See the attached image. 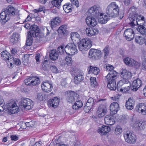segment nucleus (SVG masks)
<instances>
[{
    "label": "nucleus",
    "instance_id": "1",
    "mask_svg": "<svg viewBox=\"0 0 146 146\" xmlns=\"http://www.w3.org/2000/svg\"><path fill=\"white\" fill-rule=\"evenodd\" d=\"M119 11L118 5L115 2H112L108 6L106 12L109 17H115L118 16Z\"/></svg>",
    "mask_w": 146,
    "mask_h": 146
},
{
    "label": "nucleus",
    "instance_id": "2",
    "mask_svg": "<svg viewBox=\"0 0 146 146\" xmlns=\"http://www.w3.org/2000/svg\"><path fill=\"white\" fill-rule=\"evenodd\" d=\"M144 19V17L141 16V15H138L135 13H130L128 17V19L130 21L129 24L132 27H133L136 25H139L138 22L139 21L140 19L141 21H143Z\"/></svg>",
    "mask_w": 146,
    "mask_h": 146
},
{
    "label": "nucleus",
    "instance_id": "3",
    "mask_svg": "<svg viewBox=\"0 0 146 146\" xmlns=\"http://www.w3.org/2000/svg\"><path fill=\"white\" fill-rule=\"evenodd\" d=\"M92 45L91 40L88 38L82 39L78 44V48L80 51L82 52L90 49Z\"/></svg>",
    "mask_w": 146,
    "mask_h": 146
},
{
    "label": "nucleus",
    "instance_id": "4",
    "mask_svg": "<svg viewBox=\"0 0 146 146\" xmlns=\"http://www.w3.org/2000/svg\"><path fill=\"white\" fill-rule=\"evenodd\" d=\"M113 72H111L108 75L106 76L108 82L107 87L111 90H115L116 89V79L117 78V75H113L110 77V74H112Z\"/></svg>",
    "mask_w": 146,
    "mask_h": 146
},
{
    "label": "nucleus",
    "instance_id": "5",
    "mask_svg": "<svg viewBox=\"0 0 146 146\" xmlns=\"http://www.w3.org/2000/svg\"><path fill=\"white\" fill-rule=\"evenodd\" d=\"M64 51L69 55H72L77 53L78 50L75 44L74 43H68L64 47Z\"/></svg>",
    "mask_w": 146,
    "mask_h": 146
},
{
    "label": "nucleus",
    "instance_id": "6",
    "mask_svg": "<svg viewBox=\"0 0 146 146\" xmlns=\"http://www.w3.org/2000/svg\"><path fill=\"white\" fill-rule=\"evenodd\" d=\"M123 135L125 141L127 143L133 144L135 143L136 137L134 134L130 131H124Z\"/></svg>",
    "mask_w": 146,
    "mask_h": 146
},
{
    "label": "nucleus",
    "instance_id": "7",
    "mask_svg": "<svg viewBox=\"0 0 146 146\" xmlns=\"http://www.w3.org/2000/svg\"><path fill=\"white\" fill-rule=\"evenodd\" d=\"M65 95L66 100L68 102L71 103H73L79 96L76 92L72 91H67Z\"/></svg>",
    "mask_w": 146,
    "mask_h": 146
},
{
    "label": "nucleus",
    "instance_id": "8",
    "mask_svg": "<svg viewBox=\"0 0 146 146\" xmlns=\"http://www.w3.org/2000/svg\"><path fill=\"white\" fill-rule=\"evenodd\" d=\"M20 106L25 110H29L33 107V102L29 99L25 98L21 101L20 103Z\"/></svg>",
    "mask_w": 146,
    "mask_h": 146
},
{
    "label": "nucleus",
    "instance_id": "9",
    "mask_svg": "<svg viewBox=\"0 0 146 146\" xmlns=\"http://www.w3.org/2000/svg\"><path fill=\"white\" fill-rule=\"evenodd\" d=\"M101 12V8L98 6L94 5L90 8L88 10V13L94 17H98Z\"/></svg>",
    "mask_w": 146,
    "mask_h": 146
},
{
    "label": "nucleus",
    "instance_id": "10",
    "mask_svg": "<svg viewBox=\"0 0 146 146\" xmlns=\"http://www.w3.org/2000/svg\"><path fill=\"white\" fill-rule=\"evenodd\" d=\"M121 76L123 78V80H120L117 84V86L120 84L122 83L124 80L126 82H127V79L130 78L132 76L131 73L127 70L124 69L121 72Z\"/></svg>",
    "mask_w": 146,
    "mask_h": 146
},
{
    "label": "nucleus",
    "instance_id": "11",
    "mask_svg": "<svg viewBox=\"0 0 146 146\" xmlns=\"http://www.w3.org/2000/svg\"><path fill=\"white\" fill-rule=\"evenodd\" d=\"M124 36L128 41H131L133 38L134 35V31L131 29H127L124 32Z\"/></svg>",
    "mask_w": 146,
    "mask_h": 146
},
{
    "label": "nucleus",
    "instance_id": "12",
    "mask_svg": "<svg viewBox=\"0 0 146 146\" xmlns=\"http://www.w3.org/2000/svg\"><path fill=\"white\" fill-rule=\"evenodd\" d=\"M101 54V51L100 50L95 49H91L89 53L90 57L95 59H98Z\"/></svg>",
    "mask_w": 146,
    "mask_h": 146
},
{
    "label": "nucleus",
    "instance_id": "13",
    "mask_svg": "<svg viewBox=\"0 0 146 146\" xmlns=\"http://www.w3.org/2000/svg\"><path fill=\"white\" fill-rule=\"evenodd\" d=\"M142 85L141 80L139 78H137L133 81L131 87V89L133 91H136Z\"/></svg>",
    "mask_w": 146,
    "mask_h": 146
},
{
    "label": "nucleus",
    "instance_id": "14",
    "mask_svg": "<svg viewBox=\"0 0 146 146\" xmlns=\"http://www.w3.org/2000/svg\"><path fill=\"white\" fill-rule=\"evenodd\" d=\"M5 11L9 17L19 14V11L15 10L14 7L11 6H9L6 8Z\"/></svg>",
    "mask_w": 146,
    "mask_h": 146
},
{
    "label": "nucleus",
    "instance_id": "15",
    "mask_svg": "<svg viewBox=\"0 0 146 146\" xmlns=\"http://www.w3.org/2000/svg\"><path fill=\"white\" fill-rule=\"evenodd\" d=\"M107 109L105 106L102 105L99 106L97 111V114L98 117H102L104 116L106 114Z\"/></svg>",
    "mask_w": 146,
    "mask_h": 146
},
{
    "label": "nucleus",
    "instance_id": "16",
    "mask_svg": "<svg viewBox=\"0 0 146 146\" xmlns=\"http://www.w3.org/2000/svg\"><path fill=\"white\" fill-rule=\"evenodd\" d=\"M42 90L46 92H50L53 88V86L48 82H43L42 84Z\"/></svg>",
    "mask_w": 146,
    "mask_h": 146
},
{
    "label": "nucleus",
    "instance_id": "17",
    "mask_svg": "<svg viewBox=\"0 0 146 146\" xmlns=\"http://www.w3.org/2000/svg\"><path fill=\"white\" fill-rule=\"evenodd\" d=\"M86 21L87 25L90 27H95L97 24V21L95 17L90 16L87 17Z\"/></svg>",
    "mask_w": 146,
    "mask_h": 146
},
{
    "label": "nucleus",
    "instance_id": "18",
    "mask_svg": "<svg viewBox=\"0 0 146 146\" xmlns=\"http://www.w3.org/2000/svg\"><path fill=\"white\" fill-rule=\"evenodd\" d=\"M84 74L81 72H79L76 74L74 78V82L76 84H79L84 80Z\"/></svg>",
    "mask_w": 146,
    "mask_h": 146
},
{
    "label": "nucleus",
    "instance_id": "19",
    "mask_svg": "<svg viewBox=\"0 0 146 146\" xmlns=\"http://www.w3.org/2000/svg\"><path fill=\"white\" fill-rule=\"evenodd\" d=\"M39 32V29L36 25L31 26V31L28 33L29 35H31L33 37L37 36Z\"/></svg>",
    "mask_w": 146,
    "mask_h": 146
},
{
    "label": "nucleus",
    "instance_id": "20",
    "mask_svg": "<svg viewBox=\"0 0 146 146\" xmlns=\"http://www.w3.org/2000/svg\"><path fill=\"white\" fill-rule=\"evenodd\" d=\"M119 110V105L117 103L114 102L111 104L110 110L111 114L113 115L116 114Z\"/></svg>",
    "mask_w": 146,
    "mask_h": 146
},
{
    "label": "nucleus",
    "instance_id": "21",
    "mask_svg": "<svg viewBox=\"0 0 146 146\" xmlns=\"http://www.w3.org/2000/svg\"><path fill=\"white\" fill-rule=\"evenodd\" d=\"M110 130V127L103 125L101 127H99L98 129V132L101 135H106Z\"/></svg>",
    "mask_w": 146,
    "mask_h": 146
},
{
    "label": "nucleus",
    "instance_id": "22",
    "mask_svg": "<svg viewBox=\"0 0 146 146\" xmlns=\"http://www.w3.org/2000/svg\"><path fill=\"white\" fill-rule=\"evenodd\" d=\"M10 19L9 17L7 15V13L5 11L2 12L0 14V21L1 24L4 25Z\"/></svg>",
    "mask_w": 146,
    "mask_h": 146
},
{
    "label": "nucleus",
    "instance_id": "23",
    "mask_svg": "<svg viewBox=\"0 0 146 146\" xmlns=\"http://www.w3.org/2000/svg\"><path fill=\"white\" fill-rule=\"evenodd\" d=\"M61 22L60 18L58 17L51 19L50 23L51 28L53 29L54 27L59 25Z\"/></svg>",
    "mask_w": 146,
    "mask_h": 146
},
{
    "label": "nucleus",
    "instance_id": "24",
    "mask_svg": "<svg viewBox=\"0 0 146 146\" xmlns=\"http://www.w3.org/2000/svg\"><path fill=\"white\" fill-rule=\"evenodd\" d=\"M86 32L88 36H91L98 34V31L97 29L87 28L86 29Z\"/></svg>",
    "mask_w": 146,
    "mask_h": 146
},
{
    "label": "nucleus",
    "instance_id": "25",
    "mask_svg": "<svg viewBox=\"0 0 146 146\" xmlns=\"http://www.w3.org/2000/svg\"><path fill=\"white\" fill-rule=\"evenodd\" d=\"M104 121L106 124L108 125H112L115 122L113 117L109 115H107L105 117Z\"/></svg>",
    "mask_w": 146,
    "mask_h": 146
},
{
    "label": "nucleus",
    "instance_id": "26",
    "mask_svg": "<svg viewBox=\"0 0 146 146\" xmlns=\"http://www.w3.org/2000/svg\"><path fill=\"white\" fill-rule=\"evenodd\" d=\"M98 19L99 22L101 24H105L110 19L109 18L108 16L104 14L103 13H101L100 14Z\"/></svg>",
    "mask_w": 146,
    "mask_h": 146
},
{
    "label": "nucleus",
    "instance_id": "27",
    "mask_svg": "<svg viewBox=\"0 0 146 146\" xmlns=\"http://www.w3.org/2000/svg\"><path fill=\"white\" fill-rule=\"evenodd\" d=\"M134 103L135 102L132 98H129L126 103L125 106L126 108L130 110H132L133 108Z\"/></svg>",
    "mask_w": 146,
    "mask_h": 146
},
{
    "label": "nucleus",
    "instance_id": "28",
    "mask_svg": "<svg viewBox=\"0 0 146 146\" xmlns=\"http://www.w3.org/2000/svg\"><path fill=\"white\" fill-rule=\"evenodd\" d=\"M59 103V100L57 97H54L53 99L49 100L48 103L50 106L54 108H56Z\"/></svg>",
    "mask_w": 146,
    "mask_h": 146
},
{
    "label": "nucleus",
    "instance_id": "29",
    "mask_svg": "<svg viewBox=\"0 0 146 146\" xmlns=\"http://www.w3.org/2000/svg\"><path fill=\"white\" fill-rule=\"evenodd\" d=\"M88 70L89 74H93L96 75L98 74L100 72V69L98 68L91 66H90Z\"/></svg>",
    "mask_w": 146,
    "mask_h": 146
},
{
    "label": "nucleus",
    "instance_id": "30",
    "mask_svg": "<svg viewBox=\"0 0 146 146\" xmlns=\"http://www.w3.org/2000/svg\"><path fill=\"white\" fill-rule=\"evenodd\" d=\"M39 78L37 76H32L31 81L30 82L31 86H36L40 84Z\"/></svg>",
    "mask_w": 146,
    "mask_h": 146
},
{
    "label": "nucleus",
    "instance_id": "31",
    "mask_svg": "<svg viewBox=\"0 0 146 146\" xmlns=\"http://www.w3.org/2000/svg\"><path fill=\"white\" fill-rule=\"evenodd\" d=\"M19 35L18 33H14L12 35L10 39V42L13 44L17 43L19 40Z\"/></svg>",
    "mask_w": 146,
    "mask_h": 146
},
{
    "label": "nucleus",
    "instance_id": "32",
    "mask_svg": "<svg viewBox=\"0 0 146 146\" xmlns=\"http://www.w3.org/2000/svg\"><path fill=\"white\" fill-rule=\"evenodd\" d=\"M2 59L5 60L7 61V60H10V56H11L10 54L7 51H3L1 54Z\"/></svg>",
    "mask_w": 146,
    "mask_h": 146
},
{
    "label": "nucleus",
    "instance_id": "33",
    "mask_svg": "<svg viewBox=\"0 0 146 146\" xmlns=\"http://www.w3.org/2000/svg\"><path fill=\"white\" fill-rule=\"evenodd\" d=\"M50 57L53 60H56L58 58V54L56 50H52L50 52Z\"/></svg>",
    "mask_w": 146,
    "mask_h": 146
},
{
    "label": "nucleus",
    "instance_id": "34",
    "mask_svg": "<svg viewBox=\"0 0 146 146\" xmlns=\"http://www.w3.org/2000/svg\"><path fill=\"white\" fill-rule=\"evenodd\" d=\"M83 105V103L82 101L80 100L76 101L74 105H72V108L75 110L81 108Z\"/></svg>",
    "mask_w": 146,
    "mask_h": 146
},
{
    "label": "nucleus",
    "instance_id": "35",
    "mask_svg": "<svg viewBox=\"0 0 146 146\" xmlns=\"http://www.w3.org/2000/svg\"><path fill=\"white\" fill-rule=\"evenodd\" d=\"M134 126L137 128L138 129H143L145 127V124L144 122H139L137 121L134 124Z\"/></svg>",
    "mask_w": 146,
    "mask_h": 146
},
{
    "label": "nucleus",
    "instance_id": "36",
    "mask_svg": "<svg viewBox=\"0 0 146 146\" xmlns=\"http://www.w3.org/2000/svg\"><path fill=\"white\" fill-rule=\"evenodd\" d=\"M106 68L107 70L110 71L109 73L107 75H108L111 72H113L112 74H110V77H111V76H113V75H117V72L115 71L114 70H113V67L112 65H108V66H106Z\"/></svg>",
    "mask_w": 146,
    "mask_h": 146
},
{
    "label": "nucleus",
    "instance_id": "37",
    "mask_svg": "<svg viewBox=\"0 0 146 146\" xmlns=\"http://www.w3.org/2000/svg\"><path fill=\"white\" fill-rule=\"evenodd\" d=\"M71 4H67L63 6V9L64 11L66 13H68L72 11Z\"/></svg>",
    "mask_w": 146,
    "mask_h": 146
},
{
    "label": "nucleus",
    "instance_id": "38",
    "mask_svg": "<svg viewBox=\"0 0 146 146\" xmlns=\"http://www.w3.org/2000/svg\"><path fill=\"white\" fill-rule=\"evenodd\" d=\"M67 31L66 26L63 25L59 27L58 30V33L62 34H64Z\"/></svg>",
    "mask_w": 146,
    "mask_h": 146
},
{
    "label": "nucleus",
    "instance_id": "39",
    "mask_svg": "<svg viewBox=\"0 0 146 146\" xmlns=\"http://www.w3.org/2000/svg\"><path fill=\"white\" fill-rule=\"evenodd\" d=\"M123 60L124 62L126 65L131 66L133 59L129 57H127L124 58Z\"/></svg>",
    "mask_w": 146,
    "mask_h": 146
},
{
    "label": "nucleus",
    "instance_id": "40",
    "mask_svg": "<svg viewBox=\"0 0 146 146\" xmlns=\"http://www.w3.org/2000/svg\"><path fill=\"white\" fill-rule=\"evenodd\" d=\"M72 40H78L79 39L80 35L77 32H74L71 33L70 35Z\"/></svg>",
    "mask_w": 146,
    "mask_h": 146
},
{
    "label": "nucleus",
    "instance_id": "41",
    "mask_svg": "<svg viewBox=\"0 0 146 146\" xmlns=\"http://www.w3.org/2000/svg\"><path fill=\"white\" fill-rule=\"evenodd\" d=\"M137 30L142 35H146V29L142 25H140L138 27Z\"/></svg>",
    "mask_w": 146,
    "mask_h": 146
},
{
    "label": "nucleus",
    "instance_id": "42",
    "mask_svg": "<svg viewBox=\"0 0 146 146\" xmlns=\"http://www.w3.org/2000/svg\"><path fill=\"white\" fill-rule=\"evenodd\" d=\"M28 36L27 39L26 45L27 46H31L32 44L33 40L32 36L29 35V33L28 34Z\"/></svg>",
    "mask_w": 146,
    "mask_h": 146
},
{
    "label": "nucleus",
    "instance_id": "43",
    "mask_svg": "<svg viewBox=\"0 0 146 146\" xmlns=\"http://www.w3.org/2000/svg\"><path fill=\"white\" fill-rule=\"evenodd\" d=\"M63 0H54L52 1V4L54 6L59 8L61 5V2Z\"/></svg>",
    "mask_w": 146,
    "mask_h": 146
},
{
    "label": "nucleus",
    "instance_id": "44",
    "mask_svg": "<svg viewBox=\"0 0 146 146\" xmlns=\"http://www.w3.org/2000/svg\"><path fill=\"white\" fill-rule=\"evenodd\" d=\"M10 62L11 61H12V62L13 64H15L16 65H20L21 64V61L18 58H15L11 56L10 58Z\"/></svg>",
    "mask_w": 146,
    "mask_h": 146
},
{
    "label": "nucleus",
    "instance_id": "45",
    "mask_svg": "<svg viewBox=\"0 0 146 146\" xmlns=\"http://www.w3.org/2000/svg\"><path fill=\"white\" fill-rule=\"evenodd\" d=\"M8 111L11 114H15L18 113L19 111V110L18 106L17 105L13 108L10 109Z\"/></svg>",
    "mask_w": 146,
    "mask_h": 146
},
{
    "label": "nucleus",
    "instance_id": "46",
    "mask_svg": "<svg viewBox=\"0 0 146 146\" xmlns=\"http://www.w3.org/2000/svg\"><path fill=\"white\" fill-rule=\"evenodd\" d=\"M46 98L45 95L42 93H40L37 94L36 98L38 100L41 101Z\"/></svg>",
    "mask_w": 146,
    "mask_h": 146
},
{
    "label": "nucleus",
    "instance_id": "47",
    "mask_svg": "<svg viewBox=\"0 0 146 146\" xmlns=\"http://www.w3.org/2000/svg\"><path fill=\"white\" fill-rule=\"evenodd\" d=\"M7 109L8 110H9L10 109L12 108L17 105L16 102L15 101H10L7 104Z\"/></svg>",
    "mask_w": 146,
    "mask_h": 146
},
{
    "label": "nucleus",
    "instance_id": "48",
    "mask_svg": "<svg viewBox=\"0 0 146 146\" xmlns=\"http://www.w3.org/2000/svg\"><path fill=\"white\" fill-rule=\"evenodd\" d=\"M90 81L91 85L92 87H95L98 85L96 81V78L91 77L90 78Z\"/></svg>",
    "mask_w": 146,
    "mask_h": 146
},
{
    "label": "nucleus",
    "instance_id": "49",
    "mask_svg": "<svg viewBox=\"0 0 146 146\" xmlns=\"http://www.w3.org/2000/svg\"><path fill=\"white\" fill-rule=\"evenodd\" d=\"M94 100L92 98H89L87 100V102L86 104V105L88 106H90L92 107L93 106L94 102ZM95 102L96 100H95Z\"/></svg>",
    "mask_w": 146,
    "mask_h": 146
},
{
    "label": "nucleus",
    "instance_id": "50",
    "mask_svg": "<svg viewBox=\"0 0 146 146\" xmlns=\"http://www.w3.org/2000/svg\"><path fill=\"white\" fill-rule=\"evenodd\" d=\"M141 113L143 115H146V104L143 103Z\"/></svg>",
    "mask_w": 146,
    "mask_h": 146
},
{
    "label": "nucleus",
    "instance_id": "51",
    "mask_svg": "<svg viewBox=\"0 0 146 146\" xmlns=\"http://www.w3.org/2000/svg\"><path fill=\"white\" fill-rule=\"evenodd\" d=\"M57 50L58 53L60 54H63L65 52L64 46L62 45L59 46L57 48Z\"/></svg>",
    "mask_w": 146,
    "mask_h": 146
},
{
    "label": "nucleus",
    "instance_id": "52",
    "mask_svg": "<svg viewBox=\"0 0 146 146\" xmlns=\"http://www.w3.org/2000/svg\"><path fill=\"white\" fill-rule=\"evenodd\" d=\"M110 49L109 46H106V47L103 49V52L104 54V57L108 56L109 53Z\"/></svg>",
    "mask_w": 146,
    "mask_h": 146
},
{
    "label": "nucleus",
    "instance_id": "53",
    "mask_svg": "<svg viewBox=\"0 0 146 146\" xmlns=\"http://www.w3.org/2000/svg\"><path fill=\"white\" fill-rule=\"evenodd\" d=\"M141 65V64L140 62H137L133 59L131 66H134L135 68H138Z\"/></svg>",
    "mask_w": 146,
    "mask_h": 146
},
{
    "label": "nucleus",
    "instance_id": "54",
    "mask_svg": "<svg viewBox=\"0 0 146 146\" xmlns=\"http://www.w3.org/2000/svg\"><path fill=\"white\" fill-rule=\"evenodd\" d=\"M50 68L53 72L56 73L58 72V69L55 66L51 65Z\"/></svg>",
    "mask_w": 146,
    "mask_h": 146
},
{
    "label": "nucleus",
    "instance_id": "55",
    "mask_svg": "<svg viewBox=\"0 0 146 146\" xmlns=\"http://www.w3.org/2000/svg\"><path fill=\"white\" fill-rule=\"evenodd\" d=\"M122 132V129L119 127H117L115 129V133L116 135H119Z\"/></svg>",
    "mask_w": 146,
    "mask_h": 146
},
{
    "label": "nucleus",
    "instance_id": "56",
    "mask_svg": "<svg viewBox=\"0 0 146 146\" xmlns=\"http://www.w3.org/2000/svg\"><path fill=\"white\" fill-rule=\"evenodd\" d=\"M143 103H140L138 104L135 107L136 111L138 112L141 113V109Z\"/></svg>",
    "mask_w": 146,
    "mask_h": 146
},
{
    "label": "nucleus",
    "instance_id": "57",
    "mask_svg": "<svg viewBox=\"0 0 146 146\" xmlns=\"http://www.w3.org/2000/svg\"><path fill=\"white\" fill-rule=\"evenodd\" d=\"M31 81V77L28 78L26 79L25 80V83L26 85H28L31 86L30 82Z\"/></svg>",
    "mask_w": 146,
    "mask_h": 146
},
{
    "label": "nucleus",
    "instance_id": "58",
    "mask_svg": "<svg viewBox=\"0 0 146 146\" xmlns=\"http://www.w3.org/2000/svg\"><path fill=\"white\" fill-rule=\"evenodd\" d=\"M142 39V38L140 36H136L135 37V41L136 43L140 44L141 42V40Z\"/></svg>",
    "mask_w": 146,
    "mask_h": 146
},
{
    "label": "nucleus",
    "instance_id": "59",
    "mask_svg": "<svg viewBox=\"0 0 146 146\" xmlns=\"http://www.w3.org/2000/svg\"><path fill=\"white\" fill-rule=\"evenodd\" d=\"M92 108V107L86 104L84 107V110L86 112H88L90 111Z\"/></svg>",
    "mask_w": 146,
    "mask_h": 146
},
{
    "label": "nucleus",
    "instance_id": "60",
    "mask_svg": "<svg viewBox=\"0 0 146 146\" xmlns=\"http://www.w3.org/2000/svg\"><path fill=\"white\" fill-rule=\"evenodd\" d=\"M25 124L27 127H32L34 125V123L32 121L29 122H26L25 123Z\"/></svg>",
    "mask_w": 146,
    "mask_h": 146
},
{
    "label": "nucleus",
    "instance_id": "61",
    "mask_svg": "<svg viewBox=\"0 0 146 146\" xmlns=\"http://www.w3.org/2000/svg\"><path fill=\"white\" fill-rule=\"evenodd\" d=\"M40 57V54H37L35 56V59L36 60V63L37 64H39L40 62L39 60Z\"/></svg>",
    "mask_w": 146,
    "mask_h": 146
},
{
    "label": "nucleus",
    "instance_id": "62",
    "mask_svg": "<svg viewBox=\"0 0 146 146\" xmlns=\"http://www.w3.org/2000/svg\"><path fill=\"white\" fill-rule=\"evenodd\" d=\"M5 108V103L4 102L0 103V111H3Z\"/></svg>",
    "mask_w": 146,
    "mask_h": 146
},
{
    "label": "nucleus",
    "instance_id": "63",
    "mask_svg": "<svg viewBox=\"0 0 146 146\" xmlns=\"http://www.w3.org/2000/svg\"><path fill=\"white\" fill-rule=\"evenodd\" d=\"M11 138L12 140L14 141H16L19 139L18 137L15 135L11 136Z\"/></svg>",
    "mask_w": 146,
    "mask_h": 146
},
{
    "label": "nucleus",
    "instance_id": "64",
    "mask_svg": "<svg viewBox=\"0 0 146 146\" xmlns=\"http://www.w3.org/2000/svg\"><path fill=\"white\" fill-rule=\"evenodd\" d=\"M65 60L67 62H68L70 64H71L72 62V59L71 58L68 56L66 57V58L65 59Z\"/></svg>",
    "mask_w": 146,
    "mask_h": 146
}]
</instances>
